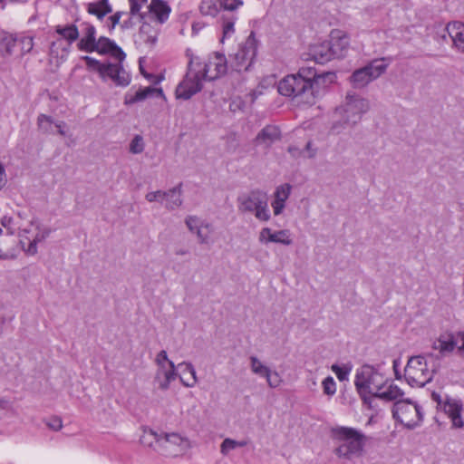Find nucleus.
Returning a JSON list of instances; mask_svg holds the SVG:
<instances>
[{
  "instance_id": "22",
  "label": "nucleus",
  "mask_w": 464,
  "mask_h": 464,
  "mask_svg": "<svg viewBox=\"0 0 464 464\" xmlns=\"http://www.w3.org/2000/svg\"><path fill=\"white\" fill-rule=\"evenodd\" d=\"M82 25L83 26L82 36L77 43V48L82 52L93 53L95 44L98 40L96 39V28L88 22L82 23Z\"/></svg>"
},
{
  "instance_id": "50",
  "label": "nucleus",
  "mask_w": 464,
  "mask_h": 464,
  "mask_svg": "<svg viewBox=\"0 0 464 464\" xmlns=\"http://www.w3.org/2000/svg\"><path fill=\"white\" fill-rule=\"evenodd\" d=\"M123 14H124L123 12L118 11L109 17L108 20L111 22V27H110L111 30L114 29L115 26L119 24Z\"/></svg>"
},
{
  "instance_id": "19",
  "label": "nucleus",
  "mask_w": 464,
  "mask_h": 464,
  "mask_svg": "<svg viewBox=\"0 0 464 464\" xmlns=\"http://www.w3.org/2000/svg\"><path fill=\"white\" fill-rule=\"evenodd\" d=\"M329 45L334 58L344 57L350 48V39L348 34L339 29H334L330 34Z\"/></svg>"
},
{
  "instance_id": "23",
  "label": "nucleus",
  "mask_w": 464,
  "mask_h": 464,
  "mask_svg": "<svg viewBox=\"0 0 464 464\" xmlns=\"http://www.w3.org/2000/svg\"><path fill=\"white\" fill-rule=\"evenodd\" d=\"M446 31L452 41V47L464 53V24L458 21L449 23Z\"/></svg>"
},
{
  "instance_id": "41",
  "label": "nucleus",
  "mask_w": 464,
  "mask_h": 464,
  "mask_svg": "<svg viewBox=\"0 0 464 464\" xmlns=\"http://www.w3.org/2000/svg\"><path fill=\"white\" fill-rule=\"evenodd\" d=\"M37 124L42 131L45 133L53 132V121L51 117L44 114L39 115L37 119Z\"/></svg>"
},
{
  "instance_id": "47",
  "label": "nucleus",
  "mask_w": 464,
  "mask_h": 464,
  "mask_svg": "<svg viewBox=\"0 0 464 464\" xmlns=\"http://www.w3.org/2000/svg\"><path fill=\"white\" fill-rule=\"evenodd\" d=\"M1 225L7 229L8 234L13 235L14 228L13 227L14 219L12 217L4 216L0 220Z\"/></svg>"
},
{
  "instance_id": "8",
  "label": "nucleus",
  "mask_w": 464,
  "mask_h": 464,
  "mask_svg": "<svg viewBox=\"0 0 464 464\" xmlns=\"http://www.w3.org/2000/svg\"><path fill=\"white\" fill-rule=\"evenodd\" d=\"M336 439L340 441L335 453L340 458L350 459L358 454L363 445V435L357 430L348 427H340L335 430Z\"/></svg>"
},
{
  "instance_id": "4",
  "label": "nucleus",
  "mask_w": 464,
  "mask_h": 464,
  "mask_svg": "<svg viewBox=\"0 0 464 464\" xmlns=\"http://www.w3.org/2000/svg\"><path fill=\"white\" fill-rule=\"evenodd\" d=\"M237 204L240 214H251L262 222H266L271 218L267 194L260 189L239 195Z\"/></svg>"
},
{
  "instance_id": "52",
  "label": "nucleus",
  "mask_w": 464,
  "mask_h": 464,
  "mask_svg": "<svg viewBox=\"0 0 464 464\" xmlns=\"http://www.w3.org/2000/svg\"><path fill=\"white\" fill-rule=\"evenodd\" d=\"M5 171L4 165L0 162V189L5 185Z\"/></svg>"
},
{
  "instance_id": "1",
  "label": "nucleus",
  "mask_w": 464,
  "mask_h": 464,
  "mask_svg": "<svg viewBox=\"0 0 464 464\" xmlns=\"http://www.w3.org/2000/svg\"><path fill=\"white\" fill-rule=\"evenodd\" d=\"M140 442L148 446L155 442L157 450L170 456L183 454L192 448L190 440L186 436L176 432L157 433L152 430H144Z\"/></svg>"
},
{
  "instance_id": "53",
  "label": "nucleus",
  "mask_w": 464,
  "mask_h": 464,
  "mask_svg": "<svg viewBox=\"0 0 464 464\" xmlns=\"http://www.w3.org/2000/svg\"><path fill=\"white\" fill-rule=\"evenodd\" d=\"M305 150L307 151V157L308 158H313L315 156L316 154V149H314L312 147V142L311 141H308L305 145Z\"/></svg>"
},
{
  "instance_id": "2",
  "label": "nucleus",
  "mask_w": 464,
  "mask_h": 464,
  "mask_svg": "<svg viewBox=\"0 0 464 464\" xmlns=\"http://www.w3.org/2000/svg\"><path fill=\"white\" fill-rule=\"evenodd\" d=\"M83 60L87 70L97 72L102 82H111L118 87H127L130 83L131 76L124 68V60L102 63L91 56H84Z\"/></svg>"
},
{
  "instance_id": "61",
  "label": "nucleus",
  "mask_w": 464,
  "mask_h": 464,
  "mask_svg": "<svg viewBox=\"0 0 464 464\" xmlns=\"http://www.w3.org/2000/svg\"><path fill=\"white\" fill-rule=\"evenodd\" d=\"M2 4H3V0H0V5H2Z\"/></svg>"
},
{
  "instance_id": "21",
  "label": "nucleus",
  "mask_w": 464,
  "mask_h": 464,
  "mask_svg": "<svg viewBox=\"0 0 464 464\" xmlns=\"http://www.w3.org/2000/svg\"><path fill=\"white\" fill-rule=\"evenodd\" d=\"M108 54L115 60H125L126 54L117 44L108 37L101 36L95 44L93 53Z\"/></svg>"
},
{
  "instance_id": "59",
  "label": "nucleus",
  "mask_w": 464,
  "mask_h": 464,
  "mask_svg": "<svg viewBox=\"0 0 464 464\" xmlns=\"http://www.w3.org/2000/svg\"><path fill=\"white\" fill-rule=\"evenodd\" d=\"M325 76L329 77L331 80H333L335 77L334 73L332 72H328Z\"/></svg>"
},
{
  "instance_id": "43",
  "label": "nucleus",
  "mask_w": 464,
  "mask_h": 464,
  "mask_svg": "<svg viewBox=\"0 0 464 464\" xmlns=\"http://www.w3.org/2000/svg\"><path fill=\"white\" fill-rule=\"evenodd\" d=\"M47 233H38L34 238L29 243L28 247L25 249L26 254L35 255L37 253V243L44 240Z\"/></svg>"
},
{
  "instance_id": "15",
  "label": "nucleus",
  "mask_w": 464,
  "mask_h": 464,
  "mask_svg": "<svg viewBox=\"0 0 464 464\" xmlns=\"http://www.w3.org/2000/svg\"><path fill=\"white\" fill-rule=\"evenodd\" d=\"M431 398L437 402V408L451 420L453 427H463L464 421L461 417L462 405L459 401L448 397L442 400L440 395L436 392H432Z\"/></svg>"
},
{
  "instance_id": "58",
  "label": "nucleus",
  "mask_w": 464,
  "mask_h": 464,
  "mask_svg": "<svg viewBox=\"0 0 464 464\" xmlns=\"http://www.w3.org/2000/svg\"><path fill=\"white\" fill-rule=\"evenodd\" d=\"M393 367L394 369H396V361L393 362ZM395 375H396V378L399 379L401 376L399 375V372L397 370H395Z\"/></svg>"
},
{
  "instance_id": "20",
  "label": "nucleus",
  "mask_w": 464,
  "mask_h": 464,
  "mask_svg": "<svg viewBox=\"0 0 464 464\" xmlns=\"http://www.w3.org/2000/svg\"><path fill=\"white\" fill-rule=\"evenodd\" d=\"M258 240L261 244L278 243L290 246L293 243L291 233L287 229L273 231L270 227H263L258 234Z\"/></svg>"
},
{
  "instance_id": "57",
  "label": "nucleus",
  "mask_w": 464,
  "mask_h": 464,
  "mask_svg": "<svg viewBox=\"0 0 464 464\" xmlns=\"http://www.w3.org/2000/svg\"><path fill=\"white\" fill-rule=\"evenodd\" d=\"M177 255H187L188 254V250L186 249H182V250H179L176 252Z\"/></svg>"
},
{
  "instance_id": "32",
  "label": "nucleus",
  "mask_w": 464,
  "mask_h": 464,
  "mask_svg": "<svg viewBox=\"0 0 464 464\" xmlns=\"http://www.w3.org/2000/svg\"><path fill=\"white\" fill-rule=\"evenodd\" d=\"M403 396V392L397 385L390 384L388 387H384L382 390H380L378 393L374 396L385 401H398L401 400Z\"/></svg>"
},
{
  "instance_id": "49",
  "label": "nucleus",
  "mask_w": 464,
  "mask_h": 464,
  "mask_svg": "<svg viewBox=\"0 0 464 464\" xmlns=\"http://www.w3.org/2000/svg\"><path fill=\"white\" fill-rule=\"evenodd\" d=\"M234 22L227 21L223 24V38L230 37L234 33Z\"/></svg>"
},
{
  "instance_id": "48",
  "label": "nucleus",
  "mask_w": 464,
  "mask_h": 464,
  "mask_svg": "<svg viewBox=\"0 0 464 464\" xmlns=\"http://www.w3.org/2000/svg\"><path fill=\"white\" fill-rule=\"evenodd\" d=\"M46 425L53 430L58 431L63 428V420L59 417H52Z\"/></svg>"
},
{
  "instance_id": "13",
  "label": "nucleus",
  "mask_w": 464,
  "mask_h": 464,
  "mask_svg": "<svg viewBox=\"0 0 464 464\" xmlns=\"http://www.w3.org/2000/svg\"><path fill=\"white\" fill-rule=\"evenodd\" d=\"M206 81L202 75L190 64L188 61V72L184 79L176 88L175 95L177 99L188 100L193 95L201 91L203 82Z\"/></svg>"
},
{
  "instance_id": "56",
  "label": "nucleus",
  "mask_w": 464,
  "mask_h": 464,
  "mask_svg": "<svg viewBox=\"0 0 464 464\" xmlns=\"http://www.w3.org/2000/svg\"><path fill=\"white\" fill-rule=\"evenodd\" d=\"M8 401L3 398H0V409L4 410L7 407Z\"/></svg>"
},
{
  "instance_id": "34",
  "label": "nucleus",
  "mask_w": 464,
  "mask_h": 464,
  "mask_svg": "<svg viewBox=\"0 0 464 464\" xmlns=\"http://www.w3.org/2000/svg\"><path fill=\"white\" fill-rule=\"evenodd\" d=\"M166 208L169 209H175L182 204L180 186L169 189L166 193Z\"/></svg>"
},
{
  "instance_id": "9",
  "label": "nucleus",
  "mask_w": 464,
  "mask_h": 464,
  "mask_svg": "<svg viewBox=\"0 0 464 464\" xmlns=\"http://www.w3.org/2000/svg\"><path fill=\"white\" fill-rule=\"evenodd\" d=\"M313 83L311 80L303 77L301 74H291L285 76L278 83V92L280 94L287 97H300L303 95H310L304 102L312 104L314 98L311 92Z\"/></svg>"
},
{
  "instance_id": "31",
  "label": "nucleus",
  "mask_w": 464,
  "mask_h": 464,
  "mask_svg": "<svg viewBox=\"0 0 464 464\" xmlns=\"http://www.w3.org/2000/svg\"><path fill=\"white\" fill-rule=\"evenodd\" d=\"M157 93L159 95H162L161 89H156L153 87H146L144 89L138 90L133 95L127 94L125 97V104H133L139 102H141L148 98L149 96Z\"/></svg>"
},
{
  "instance_id": "36",
  "label": "nucleus",
  "mask_w": 464,
  "mask_h": 464,
  "mask_svg": "<svg viewBox=\"0 0 464 464\" xmlns=\"http://www.w3.org/2000/svg\"><path fill=\"white\" fill-rule=\"evenodd\" d=\"M199 10L203 15L216 16L218 13V5L216 0H202Z\"/></svg>"
},
{
  "instance_id": "11",
  "label": "nucleus",
  "mask_w": 464,
  "mask_h": 464,
  "mask_svg": "<svg viewBox=\"0 0 464 464\" xmlns=\"http://www.w3.org/2000/svg\"><path fill=\"white\" fill-rule=\"evenodd\" d=\"M388 63L385 59H374L365 66L355 70L350 76V82L354 88H363L385 72Z\"/></svg>"
},
{
  "instance_id": "45",
  "label": "nucleus",
  "mask_w": 464,
  "mask_h": 464,
  "mask_svg": "<svg viewBox=\"0 0 464 464\" xmlns=\"http://www.w3.org/2000/svg\"><path fill=\"white\" fill-rule=\"evenodd\" d=\"M243 4V0H220V6L228 11H235L242 6Z\"/></svg>"
},
{
  "instance_id": "35",
  "label": "nucleus",
  "mask_w": 464,
  "mask_h": 464,
  "mask_svg": "<svg viewBox=\"0 0 464 464\" xmlns=\"http://www.w3.org/2000/svg\"><path fill=\"white\" fill-rule=\"evenodd\" d=\"M247 445L246 440H235L229 438L225 439L220 445V453L227 456L231 450Z\"/></svg>"
},
{
  "instance_id": "30",
  "label": "nucleus",
  "mask_w": 464,
  "mask_h": 464,
  "mask_svg": "<svg viewBox=\"0 0 464 464\" xmlns=\"http://www.w3.org/2000/svg\"><path fill=\"white\" fill-rule=\"evenodd\" d=\"M87 11L89 14L95 15L99 20H102L105 15L112 12V8L108 0H99L88 4Z\"/></svg>"
},
{
  "instance_id": "14",
  "label": "nucleus",
  "mask_w": 464,
  "mask_h": 464,
  "mask_svg": "<svg viewBox=\"0 0 464 464\" xmlns=\"http://www.w3.org/2000/svg\"><path fill=\"white\" fill-rule=\"evenodd\" d=\"M34 40L32 36H14L7 33H0V49L8 54L24 55L32 51Z\"/></svg>"
},
{
  "instance_id": "17",
  "label": "nucleus",
  "mask_w": 464,
  "mask_h": 464,
  "mask_svg": "<svg viewBox=\"0 0 464 464\" xmlns=\"http://www.w3.org/2000/svg\"><path fill=\"white\" fill-rule=\"evenodd\" d=\"M257 52V43L254 33H251L235 54L238 70H246L253 63Z\"/></svg>"
},
{
  "instance_id": "42",
  "label": "nucleus",
  "mask_w": 464,
  "mask_h": 464,
  "mask_svg": "<svg viewBox=\"0 0 464 464\" xmlns=\"http://www.w3.org/2000/svg\"><path fill=\"white\" fill-rule=\"evenodd\" d=\"M324 393L327 396H334L336 392V382L332 376H328L322 382Z\"/></svg>"
},
{
  "instance_id": "7",
  "label": "nucleus",
  "mask_w": 464,
  "mask_h": 464,
  "mask_svg": "<svg viewBox=\"0 0 464 464\" xmlns=\"http://www.w3.org/2000/svg\"><path fill=\"white\" fill-rule=\"evenodd\" d=\"M433 373L427 358L420 355L411 357L404 369V377L411 387H423L432 380Z\"/></svg>"
},
{
  "instance_id": "28",
  "label": "nucleus",
  "mask_w": 464,
  "mask_h": 464,
  "mask_svg": "<svg viewBox=\"0 0 464 464\" xmlns=\"http://www.w3.org/2000/svg\"><path fill=\"white\" fill-rule=\"evenodd\" d=\"M54 32L70 47L79 39V30L74 24H57L54 26Z\"/></svg>"
},
{
  "instance_id": "37",
  "label": "nucleus",
  "mask_w": 464,
  "mask_h": 464,
  "mask_svg": "<svg viewBox=\"0 0 464 464\" xmlns=\"http://www.w3.org/2000/svg\"><path fill=\"white\" fill-rule=\"evenodd\" d=\"M251 371L259 376L266 377L271 372V370L263 364L259 359L256 356L250 357Z\"/></svg>"
},
{
  "instance_id": "16",
  "label": "nucleus",
  "mask_w": 464,
  "mask_h": 464,
  "mask_svg": "<svg viewBox=\"0 0 464 464\" xmlns=\"http://www.w3.org/2000/svg\"><path fill=\"white\" fill-rule=\"evenodd\" d=\"M188 229L197 236L200 245H208L213 242L214 227L211 223L197 216H188L185 219Z\"/></svg>"
},
{
  "instance_id": "6",
  "label": "nucleus",
  "mask_w": 464,
  "mask_h": 464,
  "mask_svg": "<svg viewBox=\"0 0 464 464\" xmlns=\"http://www.w3.org/2000/svg\"><path fill=\"white\" fill-rule=\"evenodd\" d=\"M386 382L385 376L372 366L363 365L356 372L354 385L361 396H375L383 389Z\"/></svg>"
},
{
  "instance_id": "25",
  "label": "nucleus",
  "mask_w": 464,
  "mask_h": 464,
  "mask_svg": "<svg viewBox=\"0 0 464 464\" xmlns=\"http://www.w3.org/2000/svg\"><path fill=\"white\" fill-rule=\"evenodd\" d=\"M279 129L274 125H267L263 128L255 139L256 146L270 147L275 141L280 139Z\"/></svg>"
},
{
  "instance_id": "26",
  "label": "nucleus",
  "mask_w": 464,
  "mask_h": 464,
  "mask_svg": "<svg viewBox=\"0 0 464 464\" xmlns=\"http://www.w3.org/2000/svg\"><path fill=\"white\" fill-rule=\"evenodd\" d=\"M148 8L152 18L160 24L168 20L171 11L168 3L163 0H151Z\"/></svg>"
},
{
  "instance_id": "33",
  "label": "nucleus",
  "mask_w": 464,
  "mask_h": 464,
  "mask_svg": "<svg viewBox=\"0 0 464 464\" xmlns=\"http://www.w3.org/2000/svg\"><path fill=\"white\" fill-rule=\"evenodd\" d=\"M71 47L64 44L62 39H57L50 44V54L53 57H60L62 60L67 58Z\"/></svg>"
},
{
  "instance_id": "39",
  "label": "nucleus",
  "mask_w": 464,
  "mask_h": 464,
  "mask_svg": "<svg viewBox=\"0 0 464 464\" xmlns=\"http://www.w3.org/2000/svg\"><path fill=\"white\" fill-rule=\"evenodd\" d=\"M331 370L335 373L339 381L343 382L348 380L349 374L352 371V366L346 364L342 366L338 364H333L331 366Z\"/></svg>"
},
{
  "instance_id": "54",
  "label": "nucleus",
  "mask_w": 464,
  "mask_h": 464,
  "mask_svg": "<svg viewBox=\"0 0 464 464\" xmlns=\"http://www.w3.org/2000/svg\"><path fill=\"white\" fill-rule=\"evenodd\" d=\"M288 152L293 155L294 157H297L299 155H301L302 151L296 148V147H294V146H290L288 148Z\"/></svg>"
},
{
  "instance_id": "44",
  "label": "nucleus",
  "mask_w": 464,
  "mask_h": 464,
  "mask_svg": "<svg viewBox=\"0 0 464 464\" xmlns=\"http://www.w3.org/2000/svg\"><path fill=\"white\" fill-rule=\"evenodd\" d=\"M166 193L162 190L151 191L146 194L145 198L149 202H162L167 197Z\"/></svg>"
},
{
  "instance_id": "29",
  "label": "nucleus",
  "mask_w": 464,
  "mask_h": 464,
  "mask_svg": "<svg viewBox=\"0 0 464 464\" xmlns=\"http://www.w3.org/2000/svg\"><path fill=\"white\" fill-rule=\"evenodd\" d=\"M180 370L179 380L185 387L192 388L198 382L197 373L190 362H183L178 365Z\"/></svg>"
},
{
  "instance_id": "38",
  "label": "nucleus",
  "mask_w": 464,
  "mask_h": 464,
  "mask_svg": "<svg viewBox=\"0 0 464 464\" xmlns=\"http://www.w3.org/2000/svg\"><path fill=\"white\" fill-rule=\"evenodd\" d=\"M129 2L130 14L144 19L145 14L141 13V9L147 5L148 0H129Z\"/></svg>"
},
{
  "instance_id": "24",
  "label": "nucleus",
  "mask_w": 464,
  "mask_h": 464,
  "mask_svg": "<svg viewBox=\"0 0 464 464\" xmlns=\"http://www.w3.org/2000/svg\"><path fill=\"white\" fill-rule=\"evenodd\" d=\"M291 186L287 183L278 186L274 192V199L271 203L274 215L279 216L285 208V202L291 193Z\"/></svg>"
},
{
  "instance_id": "60",
  "label": "nucleus",
  "mask_w": 464,
  "mask_h": 464,
  "mask_svg": "<svg viewBox=\"0 0 464 464\" xmlns=\"http://www.w3.org/2000/svg\"><path fill=\"white\" fill-rule=\"evenodd\" d=\"M3 234V229L0 227V236Z\"/></svg>"
},
{
  "instance_id": "5",
  "label": "nucleus",
  "mask_w": 464,
  "mask_h": 464,
  "mask_svg": "<svg viewBox=\"0 0 464 464\" xmlns=\"http://www.w3.org/2000/svg\"><path fill=\"white\" fill-rule=\"evenodd\" d=\"M190 64L202 75L206 81H213L224 75L227 72V59L224 54L216 53L207 59L195 56L190 49L186 51Z\"/></svg>"
},
{
  "instance_id": "46",
  "label": "nucleus",
  "mask_w": 464,
  "mask_h": 464,
  "mask_svg": "<svg viewBox=\"0 0 464 464\" xmlns=\"http://www.w3.org/2000/svg\"><path fill=\"white\" fill-rule=\"evenodd\" d=\"M265 378L271 388H276L281 383V378L276 372L271 371Z\"/></svg>"
},
{
  "instance_id": "27",
  "label": "nucleus",
  "mask_w": 464,
  "mask_h": 464,
  "mask_svg": "<svg viewBox=\"0 0 464 464\" xmlns=\"http://www.w3.org/2000/svg\"><path fill=\"white\" fill-rule=\"evenodd\" d=\"M309 54L318 63H324L334 59L329 42H323L310 46Z\"/></svg>"
},
{
  "instance_id": "10",
  "label": "nucleus",
  "mask_w": 464,
  "mask_h": 464,
  "mask_svg": "<svg viewBox=\"0 0 464 464\" xmlns=\"http://www.w3.org/2000/svg\"><path fill=\"white\" fill-rule=\"evenodd\" d=\"M393 417L409 429L420 424L423 412L420 405L411 400H400L396 401L392 409Z\"/></svg>"
},
{
  "instance_id": "55",
  "label": "nucleus",
  "mask_w": 464,
  "mask_h": 464,
  "mask_svg": "<svg viewBox=\"0 0 464 464\" xmlns=\"http://www.w3.org/2000/svg\"><path fill=\"white\" fill-rule=\"evenodd\" d=\"M28 0H3L2 6L4 7L7 3L14 4V3H26Z\"/></svg>"
},
{
  "instance_id": "12",
  "label": "nucleus",
  "mask_w": 464,
  "mask_h": 464,
  "mask_svg": "<svg viewBox=\"0 0 464 464\" xmlns=\"http://www.w3.org/2000/svg\"><path fill=\"white\" fill-rule=\"evenodd\" d=\"M157 370L154 375V383L158 389L167 391L171 382L177 377V368L168 357L165 350L160 351L155 358Z\"/></svg>"
},
{
  "instance_id": "51",
  "label": "nucleus",
  "mask_w": 464,
  "mask_h": 464,
  "mask_svg": "<svg viewBox=\"0 0 464 464\" xmlns=\"http://www.w3.org/2000/svg\"><path fill=\"white\" fill-rule=\"evenodd\" d=\"M54 127L57 129V131L60 135L64 136L66 134L65 128L66 124L63 121H59L54 124Z\"/></svg>"
},
{
  "instance_id": "3",
  "label": "nucleus",
  "mask_w": 464,
  "mask_h": 464,
  "mask_svg": "<svg viewBox=\"0 0 464 464\" xmlns=\"http://www.w3.org/2000/svg\"><path fill=\"white\" fill-rule=\"evenodd\" d=\"M368 110L369 102L367 100L355 94H347L344 103L335 111V114L343 122L335 121L332 126L333 132L339 133L343 128L356 124L361 121L362 115Z\"/></svg>"
},
{
  "instance_id": "40",
  "label": "nucleus",
  "mask_w": 464,
  "mask_h": 464,
  "mask_svg": "<svg viewBox=\"0 0 464 464\" xmlns=\"http://www.w3.org/2000/svg\"><path fill=\"white\" fill-rule=\"evenodd\" d=\"M145 143L142 136L137 134L130 143L129 150L132 154H140L144 150Z\"/></svg>"
},
{
  "instance_id": "18",
  "label": "nucleus",
  "mask_w": 464,
  "mask_h": 464,
  "mask_svg": "<svg viewBox=\"0 0 464 464\" xmlns=\"http://www.w3.org/2000/svg\"><path fill=\"white\" fill-rule=\"evenodd\" d=\"M433 346L441 353H450L458 346L459 350L464 353V332L459 333L456 336L451 334H443L434 342Z\"/></svg>"
}]
</instances>
